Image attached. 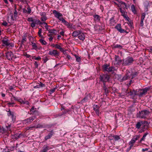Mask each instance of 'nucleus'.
<instances>
[{"label":"nucleus","mask_w":152,"mask_h":152,"mask_svg":"<svg viewBox=\"0 0 152 152\" xmlns=\"http://www.w3.org/2000/svg\"><path fill=\"white\" fill-rule=\"evenodd\" d=\"M134 61L133 58L130 56H128L123 60L122 65L124 66L129 65L132 64Z\"/></svg>","instance_id":"f257e3e1"},{"label":"nucleus","mask_w":152,"mask_h":152,"mask_svg":"<svg viewBox=\"0 0 152 152\" xmlns=\"http://www.w3.org/2000/svg\"><path fill=\"white\" fill-rule=\"evenodd\" d=\"M149 89V88L146 87L145 88L136 91V95L140 97H142L143 95H145Z\"/></svg>","instance_id":"f03ea898"},{"label":"nucleus","mask_w":152,"mask_h":152,"mask_svg":"<svg viewBox=\"0 0 152 152\" xmlns=\"http://www.w3.org/2000/svg\"><path fill=\"white\" fill-rule=\"evenodd\" d=\"M3 46L7 47H13L14 46L13 44L10 43V40L7 38H4L2 40Z\"/></svg>","instance_id":"7ed1b4c3"},{"label":"nucleus","mask_w":152,"mask_h":152,"mask_svg":"<svg viewBox=\"0 0 152 152\" xmlns=\"http://www.w3.org/2000/svg\"><path fill=\"white\" fill-rule=\"evenodd\" d=\"M100 81L104 83L108 82L110 79V77L107 74H103L100 75L99 77Z\"/></svg>","instance_id":"20e7f679"},{"label":"nucleus","mask_w":152,"mask_h":152,"mask_svg":"<svg viewBox=\"0 0 152 152\" xmlns=\"http://www.w3.org/2000/svg\"><path fill=\"white\" fill-rule=\"evenodd\" d=\"M109 65L108 64H104L102 66V69L104 72H107L110 73L113 71L115 69V67L113 66L109 67Z\"/></svg>","instance_id":"39448f33"},{"label":"nucleus","mask_w":152,"mask_h":152,"mask_svg":"<svg viewBox=\"0 0 152 152\" xmlns=\"http://www.w3.org/2000/svg\"><path fill=\"white\" fill-rule=\"evenodd\" d=\"M149 111L145 110L140 112L139 117L142 118H145L150 113Z\"/></svg>","instance_id":"423d86ee"},{"label":"nucleus","mask_w":152,"mask_h":152,"mask_svg":"<svg viewBox=\"0 0 152 152\" xmlns=\"http://www.w3.org/2000/svg\"><path fill=\"white\" fill-rule=\"evenodd\" d=\"M140 137L139 135H136L134 136L131 141L129 142V144L130 145L129 147V150L131 149L133 146L135 142L136 141L138 140Z\"/></svg>","instance_id":"0eeeda50"},{"label":"nucleus","mask_w":152,"mask_h":152,"mask_svg":"<svg viewBox=\"0 0 152 152\" xmlns=\"http://www.w3.org/2000/svg\"><path fill=\"white\" fill-rule=\"evenodd\" d=\"M12 99H14L15 101H18L21 104H29L28 102L25 99H24V100H23L20 98H19L17 97L14 96L12 97Z\"/></svg>","instance_id":"6e6552de"},{"label":"nucleus","mask_w":152,"mask_h":152,"mask_svg":"<svg viewBox=\"0 0 152 152\" xmlns=\"http://www.w3.org/2000/svg\"><path fill=\"white\" fill-rule=\"evenodd\" d=\"M53 12L55 17L57 18L60 21H62L61 20L64 19L63 18L61 17L62 16L61 13L57 12L56 10H53Z\"/></svg>","instance_id":"1a4fd4ad"},{"label":"nucleus","mask_w":152,"mask_h":152,"mask_svg":"<svg viewBox=\"0 0 152 152\" xmlns=\"http://www.w3.org/2000/svg\"><path fill=\"white\" fill-rule=\"evenodd\" d=\"M130 72L129 71H127L126 72V74L122 79L119 78L118 80L120 82H123L125 81L126 80L129 79L130 78Z\"/></svg>","instance_id":"9d476101"},{"label":"nucleus","mask_w":152,"mask_h":152,"mask_svg":"<svg viewBox=\"0 0 152 152\" xmlns=\"http://www.w3.org/2000/svg\"><path fill=\"white\" fill-rule=\"evenodd\" d=\"M7 115L10 117L12 119V122L14 123L16 120V116L14 115V113L13 112L11 111L10 110L8 111Z\"/></svg>","instance_id":"9b49d317"},{"label":"nucleus","mask_w":152,"mask_h":152,"mask_svg":"<svg viewBox=\"0 0 152 152\" xmlns=\"http://www.w3.org/2000/svg\"><path fill=\"white\" fill-rule=\"evenodd\" d=\"M145 123L147 124L146 121L138 122L136 125V127L137 129H139L140 128L141 126L143 125L142 127V129H144L145 126H146V127H147V126L145 124Z\"/></svg>","instance_id":"f8f14e48"},{"label":"nucleus","mask_w":152,"mask_h":152,"mask_svg":"<svg viewBox=\"0 0 152 152\" xmlns=\"http://www.w3.org/2000/svg\"><path fill=\"white\" fill-rule=\"evenodd\" d=\"M48 55L56 57L59 55V53L56 50L50 49L48 53Z\"/></svg>","instance_id":"ddd939ff"},{"label":"nucleus","mask_w":152,"mask_h":152,"mask_svg":"<svg viewBox=\"0 0 152 152\" xmlns=\"http://www.w3.org/2000/svg\"><path fill=\"white\" fill-rule=\"evenodd\" d=\"M43 23L41 22L39 20L34 19L33 21L31 24V26L34 28L36 24L41 25Z\"/></svg>","instance_id":"4468645a"},{"label":"nucleus","mask_w":152,"mask_h":152,"mask_svg":"<svg viewBox=\"0 0 152 152\" xmlns=\"http://www.w3.org/2000/svg\"><path fill=\"white\" fill-rule=\"evenodd\" d=\"M23 136V134L22 133H16L14 135H12L11 138L13 139H17L20 138Z\"/></svg>","instance_id":"2eb2a0df"},{"label":"nucleus","mask_w":152,"mask_h":152,"mask_svg":"<svg viewBox=\"0 0 152 152\" xmlns=\"http://www.w3.org/2000/svg\"><path fill=\"white\" fill-rule=\"evenodd\" d=\"M6 57L9 60H11L13 57V54L11 52H8L6 53Z\"/></svg>","instance_id":"dca6fc26"},{"label":"nucleus","mask_w":152,"mask_h":152,"mask_svg":"<svg viewBox=\"0 0 152 152\" xmlns=\"http://www.w3.org/2000/svg\"><path fill=\"white\" fill-rule=\"evenodd\" d=\"M120 11L121 13V15L125 18L126 20L127 21H129V18L128 17L127 15L126 14L125 11L122 10L121 8H119Z\"/></svg>","instance_id":"f3484780"},{"label":"nucleus","mask_w":152,"mask_h":152,"mask_svg":"<svg viewBox=\"0 0 152 152\" xmlns=\"http://www.w3.org/2000/svg\"><path fill=\"white\" fill-rule=\"evenodd\" d=\"M36 118V116H33L24 120V122L26 123H27L28 124H30L31 122L33 121Z\"/></svg>","instance_id":"a211bd4d"},{"label":"nucleus","mask_w":152,"mask_h":152,"mask_svg":"<svg viewBox=\"0 0 152 152\" xmlns=\"http://www.w3.org/2000/svg\"><path fill=\"white\" fill-rule=\"evenodd\" d=\"M115 28L117 29L121 33H124L125 32H126V31L121 28V24H118L115 26Z\"/></svg>","instance_id":"6ab92c4d"},{"label":"nucleus","mask_w":152,"mask_h":152,"mask_svg":"<svg viewBox=\"0 0 152 152\" xmlns=\"http://www.w3.org/2000/svg\"><path fill=\"white\" fill-rule=\"evenodd\" d=\"M37 85L34 86V88H37L45 87V84L40 82L37 83Z\"/></svg>","instance_id":"aec40b11"},{"label":"nucleus","mask_w":152,"mask_h":152,"mask_svg":"<svg viewBox=\"0 0 152 152\" xmlns=\"http://www.w3.org/2000/svg\"><path fill=\"white\" fill-rule=\"evenodd\" d=\"M126 94L128 96H130L131 98H134L135 95H136V91H131L130 92H128L126 93Z\"/></svg>","instance_id":"412c9836"},{"label":"nucleus","mask_w":152,"mask_h":152,"mask_svg":"<svg viewBox=\"0 0 152 152\" xmlns=\"http://www.w3.org/2000/svg\"><path fill=\"white\" fill-rule=\"evenodd\" d=\"M62 22L63 23L64 25L66 26L68 28H71L72 27V24L69 23L68 22L64 19H62Z\"/></svg>","instance_id":"4be33fe9"},{"label":"nucleus","mask_w":152,"mask_h":152,"mask_svg":"<svg viewBox=\"0 0 152 152\" xmlns=\"http://www.w3.org/2000/svg\"><path fill=\"white\" fill-rule=\"evenodd\" d=\"M50 149V148L47 145H44L40 152H47Z\"/></svg>","instance_id":"5701e85b"},{"label":"nucleus","mask_w":152,"mask_h":152,"mask_svg":"<svg viewBox=\"0 0 152 152\" xmlns=\"http://www.w3.org/2000/svg\"><path fill=\"white\" fill-rule=\"evenodd\" d=\"M85 34L82 33V31H80V33H79L78 36V38L79 39L82 41L84 40L85 39Z\"/></svg>","instance_id":"b1692460"},{"label":"nucleus","mask_w":152,"mask_h":152,"mask_svg":"<svg viewBox=\"0 0 152 152\" xmlns=\"http://www.w3.org/2000/svg\"><path fill=\"white\" fill-rule=\"evenodd\" d=\"M130 73L131 74V75H130V78L131 79H133L135 77H136L138 75V73L136 72H130Z\"/></svg>","instance_id":"393cba45"},{"label":"nucleus","mask_w":152,"mask_h":152,"mask_svg":"<svg viewBox=\"0 0 152 152\" xmlns=\"http://www.w3.org/2000/svg\"><path fill=\"white\" fill-rule=\"evenodd\" d=\"M100 107L99 105H94V106L93 107L94 110L95 111L97 114H99Z\"/></svg>","instance_id":"a878e982"},{"label":"nucleus","mask_w":152,"mask_h":152,"mask_svg":"<svg viewBox=\"0 0 152 152\" xmlns=\"http://www.w3.org/2000/svg\"><path fill=\"white\" fill-rule=\"evenodd\" d=\"M53 133L52 131H51L45 137V139L46 140L49 139H50L53 135Z\"/></svg>","instance_id":"bb28decb"},{"label":"nucleus","mask_w":152,"mask_h":152,"mask_svg":"<svg viewBox=\"0 0 152 152\" xmlns=\"http://www.w3.org/2000/svg\"><path fill=\"white\" fill-rule=\"evenodd\" d=\"M103 88L104 90V93L107 96V94L109 92V91L108 90V88L106 87V85L105 83H104L103 86Z\"/></svg>","instance_id":"cd10ccee"},{"label":"nucleus","mask_w":152,"mask_h":152,"mask_svg":"<svg viewBox=\"0 0 152 152\" xmlns=\"http://www.w3.org/2000/svg\"><path fill=\"white\" fill-rule=\"evenodd\" d=\"M93 17L95 21L96 22L100 21L101 17L99 15H93Z\"/></svg>","instance_id":"c85d7f7f"},{"label":"nucleus","mask_w":152,"mask_h":152,"mask_svg":"<svg viewBox=\"0 0 152 152\" xmlns=\"http://www.w3.org/2000/svg\"><path fill=\"white\" fill-rule=\"evenodd\" d=\"M115 60L118 64H119L122 62V60L120 59L119 56L117 55H115Z\"/></svg>","instance_id":"c756f323"},{"label":"nucleus","mask_w":152,"mask_h":152,"mask_svg":"<svg viewBox=\"0 0 152 152\" xmlns=\"http://www.w3.org/2000/svg\"><path fill=\"white\" fill-rule=\"evenodd\" d=\"M31 45H32V50H37L38 49L37 45L36 43L33 42H31Z\"/></svg>","instance_id":"7c9ffc66"},{"label":"nucleus","mask_w":152,"mask_h":152,"mask_svg":"<svg viewBox=\"0 0 152 152\" xmlns=\"http://www.w3.org/2000/svg\"><path fill=\"white\" fill-rule=\"evenodd\" d=\"M110 24L111 26H114L116 23L114 17H112L110 20Z\"/></svg>","instance_id":"2f4dec72"},{"label":"nucleus","mask_w":152,"mask_h":152,"mask_svg":"<svg viewBox=\"0 0 152 152\" xmlns=\"http://www.w3.org/2000/svg\"><path fill=\"white\" fill-rule=\"evenodd\" d=\"M49 33L52 35H56L57 33L56 30L54 29H50L48 31Z\"/></svg>","instance_id":"473e14b6"},{"label":"nucleus","mask_w":152,"mask_h":152,"mask_svg":"<svg viewBox=\"0 0 152 152\" xmlns=\"http://www.w3.org/2000/svg\"><path fill=\"white\" fill-rule=\"evenodd\" d=\"M80 31H76L73 32L72 33V36L74 37H76L78 36L79 33L80 32Z\"/></svg>","instance_id":"72a5a7b5"},{"label":"nucleus","mask_w":152,"mask_h":152,"mask_svg":"<svg viewBox=\"0 0 152 152\" xmlns=\"http://www.w3.org/2000/svg\"><path fill=\"white\" fill-rule=\"evenodd\" d=\"M53 47H55L56 48L59 49L61 51H64V49L61 48V46L58 45L56 44L55 45H54Z\"/></svg>","instance_id":"f704fd0d"},{"label":"nucleus","mask_w":152,"mask_h":152,"mask_svg":"<svg viewBox=\"0 0 152 152\" xmlns=\"http://www.w3.org/2000/svg\"><path fill=\"white\" fill-rule=\"evenodd\" d=\"M131 10L132 12L134 14L136 13L137 11L135 9V6L134 4H132L131 6Z\"/></svg>","instance_id":"c9c22d12"},{"label":"nucleus","mask_w":152,"mask_h":152,"mask_svg":"<svg viewBox=\"0 0 152 152\" xmlns=\"http://www.w3.org/2000/svg\"><path fill=\"white\" fill-rule=\"evenodd\" d=\"M70 110H64V111H63L62 113H60L58 114V116H61L63 115V114H66V113L70 111Z\"/></svg>","instance_id":"e433bc0d"},{"label":"nucleus","mask_w":152,"mask_h":152,"mask_svg":"<svg viewBox=\"0 0 152 152\" xmlns=\"http://www.w3.org/2000/svg\"><path fill=\"white\" fill-rule=\"evenodd\" d=\"M88 96L84 98L81 101V103L82 104L88 101Z\"/></svg>","instance_id":"4c0bfd02"},{"label":"nucleus","mask_w":152,"mask_h":152,"mask_svg":"<svg viewBox=\"0 0 152 152\" xmlns=\"http://www.w3.org/2000/svg\"><path fill=\"white\" fill-rule=\"evenodd\" d=\"M6 129H4V132L5 131H10L11 130L10 125L7 124V125L6 126Z\"/></svg>","instance_id":"58836bf2"},{"label":"nucleus","mask_w":152,"mask_h":152,"mask_svg":"<svg viewBox=\"0 0 152 152\" xmlns=\"http://www.w3.org/2000/svg\"><path fill=\"white\" fill-rule=\"evenodd\" d=\"M123 47L120 45L117 44L113 46L114 48H118L120 49H122Z\"/></svg>","instance_id":"ea45409f"},{"label":"nucleus","mask_w":152,"mask_h":152,"mask_svg":"<svg viewBox=\"0 0 152 152\" xmlns=\"http://www.w3.org/2000/svg\"><path fill=\"white\" fill-rule=\"evenodd\" d=\"M39 41L41 44L43 45H45L47 44V42L43 39H40Z\"/></svg>","instance_id":"a19ab883"},{"label":"nucleus","mask_w":152,"mask_h":152,"mask_svg":"<svg viewBox=\"0 0 152 152\" xmlns=\"http://www.w3.org/2000/svg\"><path fill=\"white\" fill-rule=\"evenodd\" d=\"M148 134V133L147 132L144 134L143 135L140 141V142H141L142 140H145V137L147 136V135Z\"/></svg>","instance_id":"79ce46f5"},{"label":"nucleus","mask_w":152,"mask_h":152,"mask_svg":"<svg viewBox=\"0 0 152 152\" xmlns=\"http://www.w3.org/2000/svg\"><path fill=\"white\" fill-rule=\"evenodd\" d=\"M113 137L114 138L115 141L118 140L120 139V137L118 135H113Z\"/></svg>","instance_id":"37998d69"},{"label":"nucleus","mask_w":152,"mask_h":152,"mask_svg":"<svg viewBox=\"0 0 152 152\" xmlns=\"http://www.w3.org/2000/svg\"><path fill=\"white\" fill-rule=\"evenodd\" d=\"M27 9L28 10H27V11L28 12V14H30L31 13V9L29 5L28 4H27Z\"/></svg>","instance_id":"c03bdc74"},{"label":"nucleus","mask_w":152,"mask_h":152,"mask_svg":"<svg viewBox=\"0 0 152 152\" xmlns=\"http://www.w3.org/2000/svg\"><path fill=\"white\" fill-rule=\"evenodd\" d=\"M34 116H36V118L38 116H39L40 115V113L37 111H36L34 113Z\"/></svg>","instance_id":"a18cd8bd"},{"label":"nucleus","mask_w":152,"mask_h":152,"mask_svg":"<svg viewBox=\"0 0 152 152\" xmlns=\"http://www.w3.org/2000/svg\"><path fill=\"white\" fill-rule=\"evenodd\" d=\"M57 88L56 87H55L52 89H50V90L49 91V94H52V93H53V92H54L56 89Z\"/></svg>","instance_id":"49530a36"},{"label":"nucleus","mask_w":152,"mask_h":152,"mask_svg":"<svg viewBox=\"0 0 152 152\" xmlns=\"http://www.w3.org/2000/svg\"><path fill=\"white\" fill-rule=\"evenodd\" d=\"M39 30L38 32V34L39 37H43V36L41 35V33L42 32V29L41 28H39Z\"/></svg>","instance_id":"de8ad7c7"},{"label":"nucleus","mask_w":152,"mask_h":152,"mask_svg":"<svg viewBox=\"0 0 152 152\" xmlns=\"http://www.w3.org/2000/svg\"><path fill=\"white\" fill-rule=\"evenodd\" d=\"M18 12L16 9L15 10L14 12V17L16 18L17 17Z\"/></svg>","instance_id":"09e8293b"},{"label":"nucleus","mask_w":152,"mask_h":152,"mask_svg":"<svg viewBox=\"0 0 152 152\" xmlns=\"http://www.w3.org/2000/svg\"><path fill=\"white\" fill-rule=\"evenodd\" d=\"M42 23H43V24L44 23L45 25V29H46L48 31L49 30H50V29H49L48 28V27H49V26L45 22H44Z\"/></svg>","instance_id":"8fccbe9b"},{"label":"nucleus","mask_w":152,"mask_h":152,"mask_svg":"<svg viewBox=\"0 0 152 152\" xmlns=\"http://www.w3.org/2000/svg\"><path fill=\"white\" fill-rule=\"evenodd\" d=\"M47 19V18L46 16H43L41 18V20L42 21H45Z\"/></svg>","instance_id":"3c124183"},{"label":"nucleus","mask_w":152,"mask_h":152,"mask_svg":"<svg viewBox=\"0 0 152 152\" xmlns=\"http://www.w3.org/2000/svg\"><path fill=\"white\" fill-rule=\"evenodd\" d=\"M34 19L32 17H31L30 18H28L27 19V20L29 22H32L34 20Z\"/></svg>","instance_id":"603ef678"},{"label":"nucleus","mask_w":152,"mask_h":152,"mask_svg":"<svg viewBox=\"0 0 152 152\" xmlns=\"http://www.w3.org/2000/svg\"><path fill=\"white\" fill-rule=\"evenodd\" d=\"M121 4L122 5H124V8H125L127 9V6L126 4L125 3L122 1Z\"/></svg>","instance_id":"864d4df0"},{"label":"nucleus","mask_w":152,"mask_h":152,"mask_svg":"<svg viewBox=\"0 0 152 152\" xmlns=\"http://www.w3.org/2000/svg\"><path fill=\"white\" fill-rule=\"evenodd\" d=\"M145 16V13H143L142 14L141 19L142 20H144Z\"/></svg>","instance_id":"5fc2aeb1"},{"label":"nucleus","mask_w":152,"mask_h":152,"mask_svg":"<svg viewBox=\"0 0 152 152\" xmlns=\"http://www.w3.org/2000/svg\"><path fill=\"white\" fill-rule=\"evenodd\" d=\"M26 38L25 37H23V38L22 39L21 42L23 43L25 42L26 41Z\"/></svg>","instance_id":"6e6d98bb"},{"label":"nucleus","mask_w":152,"mask_h":152,"mask_svg":"<svg viewBox=\"0 0 152 152\" xmlns=\"http://www.w3.org/2000/svg\"><path fill=\"white\" fill-rule=\"evenodd\" d=\"M34 107H32L31 108V110H30V111L32 113H34L36 111V110H34Z\"/></svg>","instance_id":"4d7b16f0"},{"label":"nucleus","mask_w":152,"mask_h":152,"mask_svg":"<svg viewBox=\"0 0 152 152\" xmlns=\"http://www.w3.org/2000/svg\"><path fill=\"white\" fill-rule=\"evenodd\" d=\"M42 127H43L42 125H41L39 124L37 125V126L36 127L35 126V127H34V128H42Z\"/></svg>","instance_id":"13d9d810"},{"label":"nucleus","mask_w":152,"mask_h":152,"mask_svg":"<svg viewBox=\"0 0 152 152\" xmlns=\"http://www.w3.org/2000/svg\"><path fill=\"white\" fill-rule=\"evenodd\" d=\"M48 60V58L47 57H45L43 59V62L44 63H46Z\"/></svg>","instance_id":"bf43d9fd"},{"label":"nucleus","mask_w":152,"mask_h":152,"mask_svg":"<svg viewBox=\"0 0 152 152\" xmlns=\"http://www.w3.org/2000/svg\"><path fill=\"white\" fill-rule=\"evenodd\" d=\"M2 25H3L4 26H7V23L6 21H4L3 23H2Z\"/></svg>","instance_id":"052dcab7"},{"label":"nucleus","mask_w":152,"mask_h":152,"mask_svg":"<svg viewBox=\"0 0 152 152\" xmlns=\"http://www.w3.org/2000/svg\"><path fill=\"white\" fill-rule=\"evenodd\" d=\"M76 61L78 62H80L81 61V59H80V57H77L76 56Z\"/></svg>","instance_id":"680f3d73"},{"label":"nucleus","mask_w":152,"mask_h":152,"mask_svg":"<svg viewBox=\"0 0 152 152\" xmlns=\"http://www.w3.org/2000/svg\"><path fill=\"white\" fill-rule=\"evenodd\" d=\"M24 55L27 58H30L31 57V56L27 53H26Z\"/></svg>","instance_id":"e2e57ef3"},{"label":"nucleus","mask_w":152,"mask_h":152,"mask_svg":"<svg viewBox=\"0 0 152 152\" xmlns=\"http://www.w3.org/2000/svg\"><path fill=\"white\" fill-rule=\"evenodd\" d=\"M143 21H144V20H142L141 19L140 23V26H143V25H144Z\"/></svg>","instance_id":"0e129e2a"},{"label":"nucleus","mask_w":152,"mask_h":152,"mask_svg":"<svg viewBox=\"0 0 152 152\" xmlns=\"http://www.w3.org/2000/svg\"><path fill=\"white\" fill-rule=\"evenodd\" d=\"M34 65H35V66L36 68H37L38 67V65L37 62V61H35L34 63Z\"/></svg>","instance_id":"69168bd1"},{"label":"nucleus","mask_w":152,"mask_h":152,"mask_svg":"<svg viewBox=\"0 0 152 152\" xmlns=\"http://www.w3.org/2000/svg\"><path fill=\"white\" fill-rule=\"evenodd\" d=\"M41 59V58L39 56H38L37 57H36L35 58V59L36 60H39L40 59Z\"/></svg>","instance_id":"338daca9"},{"label":"nucleus","mask_w":152,"mask_h":152,"mask_svg":"<svg viewBox=\"0 0 152 152\" xmlns=\"http://www.w3.org/2000/svg\"><path fill=\"white\" fill-rule=\"evenodd\" d=\"M23 12L24 13H28L27 11L25 9H23Z\"/></svg>","instance_id":"774afa93"}]
</instances>
